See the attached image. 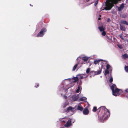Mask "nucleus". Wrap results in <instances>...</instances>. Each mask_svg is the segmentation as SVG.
I'll list each match as a JSON object with an SVG mask.
<instances>
[{
	"instance_id": "33",
	"label": "nucleus",
	"mask_w": 128,
	"mask_h": 128,
	"mask_svg": "<svg viewBox=\"0 0 128 128\" xmlns=\"http://www.w3.org/2000/svg\"><path fill=\"white\" fill-rule=\"evenodd\" d=\"M98 0L96 1L95 3L94 4V5L95 6H96L97 4H98Z\"/></svg>"
},
{
	"instance_id": "35",
	"label": "nucleus",
	"mask_w": 128,
	"mask_h": 128,
	"mask_svg": "<svg viewBox=\"0 0 128 128\" xmlns=\"http://www.w3.org/2000/svg\"><path fill=\"white\" fill-rule=\"evenodd\" d=\"M125 92L126 93H128V88L126 89L125 90Z\"/></svg>"
},
{
	"instance_id": "31",
	"label": "nucleus",
	"mask_w": 128,
	"mask_h": 128,
	"mask_svg": "<svg viewBox=\"0 0 128 128\" xmlns=\"http://www.w3.org/2000/svg\"><path fill=\"white\" fill-rule=\"evenodd\" d=\"M102 34L103 36H105L106 34V32L105 31H103L102 32Z\"/></svg>"
},
{
	"instance_id": "29",
	"label": "nucleus",
	"mask_w": 128,
	"mask_h": 128,
	"mask_svg": "<svg viewBox=\"0 0 128 128\" xmlns=\"http://www.w3.org/2000/svg\"><path fill=\"white\" fill-rule=\"evenodd\" d=\"M113 81V78L112 77H111L109 80V82L110 83L112 82Z\"/></svg>"
},
{
	"instance_id": "20",
	"label": "nucleus",
	"mask_w": 128,
	"mask_h": 128,
	"mask_svg": "<svg viewBox=\"0 0 128 128\" xmlns=\"http://www.w3.org/2000/svg\"><path fill=\"white\" fill-rule=\"evenodd\" d=\"M102 70L101 69H100L99 70H98L96 72V74L97 75L100 74Z\"/></svg>"
},
{
	"instance_id": "16",
	"label": "nucleus",
	"mask_w": 128,
	"mask_h": 128,
	"mask_svg": "<svg viewBox=\"0 0 128 128\" xmlns=\"http://www.w3.org/2000/svg\"><path fill=\"white\" fill-rule=\"evenodd\" d=\"M122 58L125 59L126 58H128V55L126 54H125L122 56Z\"/></svg>"
},
{
	"instance_id": "6",
	"label": "nucleus",
	"mask_w": 128,
	"mask_h": 128,
	"mask_svg": "<svg viewBox=\"0 0 128 128\" xmlns=\"http://www.w3.org/2000/svg\"><path fill=\"white\" fill-rule=\"evenodd\" d=\"M46 31V30L45 28L43 29L40 30L37 36V37H42L44 34V33Z\"/></svg>"
},
{
	"instance_id": "10",
	"label": "nucleus",
	"mask_w": 128,
	"mask_h": 128,
	"mask_svg": "<svg viewBox=\"0 0 128 128\" xmlns=\"http://www.w3.org/2000/svg\"><path fill=\"white\" fill-rule=\"evenodd\" d=\"M82 89L81 85L80 84L79 85L78 87L77 88L76 90V93H78L80 92Z\"/></svg>"
},
{
	"instance_id": "22",
	"label": "nucleus",
	"mask_w": 128,
	"mask_h": 128,
	"mask_svg": "<svg viewBox=\"0 0 128 128\" xmlns=\"http://www.w3.org/2000/svg\"><path fill=\"white\" fill-rule=\"evenodd\" d=\"M109 73V72L108 70H106L105 72V73H104V74L105 76L106 75L108 74Z\"/></svg>"
},
{
	"instance_id": "27",
	"label": "nucleus",
	"mask_w": 128,
	"mask_h": 128,
	"mask_svg": "<svg viewBox=\"0 0 128 128\" xmlns=\"http://www.w3.org/2000/svg\"><path fill=\"white\" fill-rule=\"evenodd\" d=\"M122 23L124 24H126V25H128V24L127 23L126 21H122Z\"/></svg>"
},
{
	"instance_id": "42",
	"label": "nucleus",
	"mask_w": 128,
	"mask_h": 128,
	"mask_svg": "<svg viewBox=\"0 0 128 128\" xmlns=\"http://www.w3.org/2000/svg\"><path fill=\"white\" fill-rule=\"evenodd\" d=\"M87 2L88 1L90 0H86Z\"/></svg>"
},
{
	"instance_id": "18",
	"label": "nucleus",
	"mask_w": 128,
	"mask_h": 128,
	"mask_svg": "<svg viewBox=\"0 0 128 128\" xmlns=\"http://www.w3.org/2000/svg\"><path fill=\"white\" fill-rule=\"evenodd\" d=\"M86 98L85 97L83 96L79 99V100L80 101H84L86 100Z\"/></svg>"
},
{
	"instance_id": "3",
	"label": "nucleus",
	"mask_w": 128,
	"mask_h": 128,
	"mask_svg": "<svg viewBox=\"0 0 128 128\" xmlns=\"http://www.w3.org/2000/svg\"><path fill=\"white\" fill-rule=\"evenodd\" d=\"M110 88L112 91L113 95L115 96L119 95L122 92V90L116 88L115 84H113L111 86Z\"/></svg>"
},
{
	"instance_id": "41",
	"label": "nucleus",
	"mask_w": 128,
	"mask_h": 128,
	"mask_svg": "<svg viewBox=\"0 0 128 128\" xmlns=\"http://www.w3.org/2000/svg\"><path fill=\"white\" fill-rule=\"evenodd\" d=\"M98 19L99 20H100V17H99L98 18Z\"/></svg>"
},
{
	"instance_id": "2",
	"label": "nucleus",
	"mask_w": 128,
	"mask_h": 128,
	"mask_svg": "<svg viewBox=\"0 0 128 128\" xmlns=\"http://www.w3.org/2000/svg\"><path fill=\"white\" fill-rule=\"evenodd\" d=\"M121 0H109L106 3V6L104 7V9L106 10H110L113 6V4H117L119 1Z\"/></svg>"
},
{
	"instance_id": "38",
	"label": "nucleus",
	"mask_w": 128,
	"mask_h": 128,
	"mask_svg": "<svg viewBox=\"0 0 128 128\" xmlns=\"http://www.w3.org/2000/svg\"><path fill=\"white\" fill-rule=\"evenodd\" d=\"M38 86H39V84H37V86H36H36H35L34 87H36V88H37V87Z\"/></svg>"
},
{
	"instance_id": "13",
	"label": "nucleus",
	"mask_w": 128,
	"mask_h": 128,
	"mask_svg": "<svg viewBox=\"0 0 128 128\" xmlns=\"http://www.w3.org/2000/svg\"><path fill=\"white\" fill-rule=\"evenodd\" d=\"M77 109L78 110L82 111L83 110V108L80 104H79L78 106Z\"/></svg>"
},
{
	"instance_id": "19",
	"label": "nucleus",
	"mask_w": 128,
	"mask_h": 128,
	"mask_svg": "<svg viewBox=\"0 0 128 128\" xmlns=\"http://www.w3.org/2000/svg\"><path fill=\"white\" fill-rule=\"evenodd\" d=\"M68 102H66L62 105V107L63 108H65L67 105H68Z\"/></svg>"
},
{
	"instance_id": "21",
	"label": "nucleus",
	"mask_w": 128,
	"mask_h": 128,
	"mask_svg": "<svg viewBox=\"0 0 128 128\" xmlns=\"http://www.w3.org/2000/svg\"><path fill=\"white\" fill-rule=\"evenodd\" d=\"M90 73H92V74H93L94 75H97V74H96V71H92L90 72Z\"/></svg>"
},
{
	"instance_id": "8",
	"label": "nucleus",
	"mask_w": 128,
	"mask_h": 128,
	"mask_svg": "<svg viewBox=\"0 0 128 128\" xmlns=\"http://www.w3.org/2000/svg\"><path fill=\"white\" fill-rule=\"evenodd\" d=\"M74 108H72L71 106H69L67 110L68 112H72V114L74 113Z\"/></svg>"
},
{
	"instance_id": "26",
	"label": "nucleus",
	"mask_w": 128,
	"mask_h": 128,
	"mask_svg": "<svg viewBox=\"0 0 128 128\" xmlns=\"http://www.w3.org/2000/svg\"><path fill=\"white\" fill-rule=\"evenodd\" d=\"M125 70L126 72H128V66H125Z\"/></svg>"
},
{
	"instance_id": "7",
	"label": "nucleus",
	"mask_w": 128,
	"mask_h": 128,
	"mask_svg": "<svg viewBox=\"0 0 128 128\" xmlns=\"http://www.w3.org/2000/svg\"><path fill=\"white\" fill-rule=\"evenodd\" d=\"M78 95H74L70 99V100L72 101H75L78 100Z\"/></svg>"
},
{
	"instance_id": "14",
	"label": "nucleus",
	"mask_w": 128,
	"mask_h": 128,
	"mask_svg": "<svg viewBox=\"0 0 128 128\" xmlns=\"http://www.w3.org/2000/svg\"><path fill=\"white\" fill-rule=\"evenodd\" d=\"M103 60H101V59L97 60H95L94 61V63L95 64H97L99 62H100V61H102Z\"/></svg>"
},
{
	"instance_id": "37",
	"label": "nucleus",
	"mask_w": 128,
	"mask_h": 128,
	"mask_svg": "<svg viewBox=\"0 0 128 128\" xmlns=\"http://www.w3.org/2000/svg\"><path fill=\"white\" fill-rule=\"evenodd\" d=\"M110 21V18H108V22H109Z\"/></svg>"
},
{
	"instance_id": "36",
	"label": "nucleus",
	"mask_w": 128,
	"mask_h": 128,
	"mask_svg": "<svg viewBox=\"0 0 128 128\" xmlns=\"http://www.w3.org/2000/svg\"><path fill=\"white\" fill-rule=\"evenodd\" d=\"M64 98L65 99H66L67 98V97L66 96L64 95Z\"/></svg>"
},
{
	"instance_id": "45",
	"label": "nucleus",
	"mask_w": 128,
	"mask_h": 128,
	"mask_svg": "<svg viewBox=\"0 0 128 128\" xmlns=\"http://www.w3.org/2000/svg\"><path fill=\"white\" fill-rule=\"evenodd\" d=\"M62 94H62H62H61V95H62Z\"/></svg>"
},
{
	"instance_id": "43",
	"label": "nucleus",
	"mask_w": 128,
	"mask_h": 128,
	"mask_svg": "<svg viewBox=\"0 0 128 128\" xmlns=\"http://www.w3.org/2000/svg\"><path fill=\"white\" fill-rule=\"evenodd\" d=\"M104 10L103 9H101V10Z\"/></svg>"
},
{
	"instance_id": "12",
	"label": "nucleus",
	"mask_w": 128,
	"mask_h": 128,
	"mask_svg": "<svg viewBox=\"0 0 128 128\" xmlns=\"http://www.w3.org/2000/svg\"><path fill=\"white\" fill-rule=\"evenodd\" d=\"M124 6V4H121L120 6L118 8V11H120L122 10Z\"/></svg>"
},
{
	"instance_id": "9",
	"label": "nucleus",
	"mask_w": 128,
	"mask_h": 128,
	"mask_svg": "<svg viewBox=\"0 0 128 128\" xmlns=\"http://www.w3.org/2000/svg\"><path fill=\"white\" fill-rule=\"evenodd\" d=\"M71 125V121L70 120H68L66 124L64 125V126L66 127H68L70 126Z\"/></svg>"
},
{
	"instance_id": "5",
	"label": "nucleus",
	"mask_w": 128,
	"mask_h": 128,
	"mask_svg": "<svg viewBox=\"0 0 128 128\" xmlns=\"http://www.w3.org/2000/svg\"><path fill=\"white\" fill-rule=\"evenodd\" d=\"M72 78H68L67 79H66L64 80L66 81V82H68V81H69L70 82H72V83L71 84H70L68 85V86H69L70 87L68 88H66L65 89L63 88V92H66V90H68V89L69 88L72 87V86H73L74 85V83L75 82H74V80H73L72 81L71 80H70V79H71Z\"/></svg>"
},
{
	"instance_id": "15",
	"label": "nucleus",
	"mask_w": 128,
	"mask_h": 128,
	"mask_svg": "<svg viewBox=\"0 0 128 128\" xmlns=\"http://www.w3.org/2000/svg\"><path fill=\"white\" fill-rule=\"evenodd\" d=\"M89 59V58L86 56H84L82 58V60L85 62L87 61Z\"/></svg>"
},
{
	"instance_id": "39",
	"label": "nucleus",
	"mask_w": 128,
	"mask_h": 128,
	"mask_svg": "<svg viewBox=\"0 0 128 128\" xmlns=\"http://www.w3.org/2000/svg\"><path fill=\"white\" fill-rule=\"evenodd\" d=\"M80 58V57H78V58H77L76 60H79V58Z\"/></svg>"
},
{
	"instance_id": "1",
	"label": "nucleus",
	"mask_w": 128,
	"mask_h": 128,
	"mask_svg": "<svg viewBox=\"0 0 128 128\" xmlns=\"http://www.w3.org/2000/svg\"><path fill=\"white\" fill-rule=\"evenodd\" d=\"M101 109H102V112L100 116H99V118L101 122H103L104 120H106L109 116V112L104 106H101L98 110L100 111Z\"/></svg>"
},
{
	"instance_id": "17",
	"label": "nucleus",
	"mask_w": 128,
	"mask_h": 128,
	"mask_svg": "<svg viewBox=\"0 0 128 128\" xmlns=\"http://www.w3.org/2000/svg\"><path fill=\"white\" fill-rule=\"evenodd\" d=\"M98 29L100 32L104 31V29L103 26H99Z\"/></svg>"
},
{
	"instance_id": "11",
	"label": "nucleus",
	"mask_w": 128,
	"mask_h": 128,
	"mask_svg": "<svg viewBox=\"0 0 128 128\" xmlns=\"http://www.w3.org/2000/svg\"><path fill=\"white\" fill-rule=\"evenodd\" d=\"M83 113L85 115H86L88 114L89 113V111L87 108H85L83 111Z\"/></svg>"
},
{
	"instance_id": "25",
	"label": "nucleus",
	"mask_w": 128,
	"mask_h": 128,
	"mask_svg": "<svg viewBox=\"0 0 128 128\" xmlns=\"http://www.w3.org/2000/svg\"><path fill=\"white\" fill-rule=\"evenodd\" d=\"M90 68H88L86 69V73H87V74H88V73H89L90 71Z\"/></svg>"
},
{
	"instance_id": "34",
	"label": "nucleus",
	"mask_w": 128,
	"mask_h": 128,
	"mask_svg": "<svg viewBox=\"0 0 128 128\" xmlns=\"http://www.w3.org/2000/svg\"><path fill=\"white\" fill-rule=\"evenodd\" d=\"M120 37L123 40L124 39V38L122 37V34L120 35Z\"/></svg>"
},
{
	"instance_id": "40",
	"label": "nucleus",
	"mask_w": 128,
	"mask_h": 128,
	"mask_svg": "<svg viewBox=\"0 0 128 128\" xmlns=\"http://www.w3.org/2000/svg\"><path fill=\"white\" fill-rule=\"evenodd\" d=\"M123 30H125V28H123Z\"/></svg>"
},
{
	"instance_id": "44",
	"label": "nucleus",
	"mask_w": 128,
	"mask_h": 128,
	"mask_svg": "<svg viewBox=\"0 0 128 128\" xmlns=\"http://www.w3.org/2000/svg\"><path fill=\"white\" fill-rule=\"evenodd\" d=\"M99 16L100 17L101 16L100 15Z\"/></svg>"
},
{
	"instance_id": "30",
	"label": "nucleus",
	"mask_w": 128,
	"mask_h": 128,
	"mask_svg": "<svg viewBox=\"0 0 128 128\" xmlns=\"http://www.w3.org/2000/svg\"><path fill=\"white\" fill-rule=\"evenodd\" d=\"M110 67V66L109 64H107L106 66V69L108 70Z\"/></svg>"
},
{
	"instance_id": "28",
	"label": "nucleus",
	"mask_w": 128,
	"mask_h": 128,
	"mask_svg": "<svg viewBox=\"0 0 128 128\" xmlns=\"http://www.w3.org/2000/svg\"><path fill=\"white\" fill-rule=\"evenodd\" d=\"M120 48L122 49V46L120 44H118L117 45Z\"/></svg>"
},
{
	"instance_id": "4",
	"label": "nucleus",
	"mask_w": 128,
	"mask_h": 128,
	"mask_svg": "<svg viewBox=\"0 0 128 128\" xmlns=\"http://www.w3.org/2000/svg\"><path fill=\"white\" fill-rule=\"evenodd\" d=\"M85 75V74H80L78 75V77H74L71 79H70V80L72 81L74 80V82H76L77 81L78 79V78L80 79H82L83 78H85L87 76H84Z\"/></svg>"
},
{
	"instance_id": "32",
	"label": "nucleus",
	"mask_w": 128,
	"mask_h": 128,
	"mask_svg": "<svg viewBox=\"0 0 128 128\" xmlns=\"http://www.w3.org/2000/svg\"><path fill=\"white\" fill-rule=\"evenodd\" d=\"M96 110V107H94L93 109V111L94 112H95Z\"/></svg>"
},
{
	"instance_id": "24",
	"label": "nucleus",
	"mask_w": 128,
	"mask_h": 128,
	"mask_svg": "<svg viewBox=\"0 0 128 128\" xmlns=\"http://www.w3.org/2000/svg\"><path fill=\"white\" fill-rule=\"evenodd\" d=\"M78 64H76L74 66V67L73 68V70H74L77 67V66H78Z\"/></svg>"
},
{
	"instance_id": "23",
	"label": "nucleus",
	"mask_w": 128,
	"mask_h": 128,
	"mask_svg": "<svg viewBox=\"0 0 128 128\" xmlns=\"http://www.w3.org/2000/svg\"><path fill=\"white\" fill-rule=\"evenodd\" d=\"M60 120L61 122H63V123H64L65 122V121L64 120V118H60Z\"/></svg>"
}]
</instances>
